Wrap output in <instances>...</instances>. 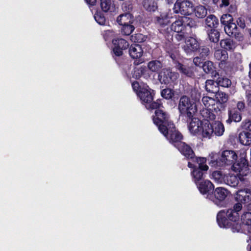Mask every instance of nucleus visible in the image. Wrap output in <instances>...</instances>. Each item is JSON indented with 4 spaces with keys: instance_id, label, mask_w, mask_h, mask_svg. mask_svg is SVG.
Returning a JSON list of instances; mask_svg holds the SVG:
<instances>
[{
    "instance_id": "obj_2",
    "label": "nucleus",
    "mask_w": 251,
    "mask_h": 251,
    "mask_svg": "<svg viewBox=\"0 0 251 251\" xmlns=\"http://www.w3.org/2000/svg\"><path fill=\"white\" fill-rule=\"evenodd\" d=\"M243 208L242 203L237 202L232 209L221 210L217 214V222L221 227L231 228L234 232H239L241 228L239 223V212Z\"/></svg>"
},
{
    "instance_id": "obj_8",
    "label": "nucleus",
    "mask_w": 251,
    "mask_h": 251,
    "mask_svg": "<svg viewBox=\"0 0 251 251\" xmlns=\"http://www.w3.org/2000/svg\"><path fill=\"white\" fill-rule=\"evenodd\" d=\"M174 11L176 13L186 15L191 14L193 11V4L189 1H177L174 4Z\"/></svg>"
},
{
    "instance_id": "obj_39",
    "label": "nucleus",
    "mask_w": 251,
    "mask_h": 251,
    "mask_svg": "<svg viewBox=\"0 0 251 251\" xmlns=\"http://www.w3.org/2000/svg\"><path fill=\"white\" fill-rule=\"evenodd\" d=\"M148 68L152 72H155L159 70L162 67L161 63L159 61H152L148 65Z\"/></svg>"
},
{
    "instance_id": "obj_3",
    "label": "nucleus",
    "mask_w": 251,
    "mask_h": 251,
    "mask_svg": "<svg viewBox=\"0 0 251 251\" xmlns=\"http://www.w3.org/2000/svg\"><path fill=\"white\" fill-rule=\"evenodd\" d=\"M137 96L140 98L143 104L148 109H154L162 106L161 100H157L152 102L153 98V91L146 84H143L142 88L138 92Z\"/></svg>"
},
{
    "instance_id": "obj_32",
    "label": "nucleus",
    "mask_w": 251,
    "mask_h": 251,
    "mask_svg": "<svg viewBox=\"0 0 251 251\" xmlns=\"http://www.w3.org/2000/svg\"><path fill=\"white\" fill-rule=\"evenodd\" d=\"M100 7L103 11L107 12L113 9L114 4L111 0H100Z\"/></svg>"
},
{
    "instance_id": "obj_49",
    "label": "nucleus",
    "mask_w": 251,
    "mask_h": 251,
    "mask_svg": "<svg viewBox=\"0 0 251 251\" xmlns=\"http://www.w3.org/2000/svg\"><path fill=\"white\" fill-rule=\"evenodd\" d=\"M161 95L166 99H170L173 96L174 93L171 89H164L161 92Z\"/></svg>"
},
{
    "instance_id": "obj_64",
    "label": "nucleus",
    "mask_w": 251,
    "mask_h": 251,
    "mask_svg": "<svg viewBox=\"0 0 251 251\" xmlns=\"http://www.w3.org/2000/svg\"><path fill=\"white\" fill-rule=\"evenodd\" d=\"M213 0V3H216L219 1V0Z\"/></svg>"
},
{
    "instance_id": "obj_21",
    "label": "nucleus",
    "mask_w": 251,
    "mask_h": 251,
    "mask_svg": "<svg viewBox=\"0 0 251 251\" xmlns=\"http://www.w3.org/2000/svg\"><path fill=\"white\" fill-rule=\"evenodd\" d=\"M176 67L182 75L190 77L194 76V72L192 67L183 65L179 63L176 65Z\"/></svg>"
},
{
    "instance_id": "obj_59",
    "label": "nucleus",
    "mask_w": 251,
    "mask_h": 251,
    "mask_svg": "<svg viewBox=\"0 0 251 251\" xmlns=\"http://www.w3.org/2000/svg\"><path fill=\"white\" fill-rule=\"evenodd\" d=\"M229 4V0H222V3L220 4L221 7L226 6Z\"/></svg>"
},
{
    "instance_id": "obj_35",
    "label": "nucleus",
    "mask_w": 251,
    "mask_h": 251,
    "mask_svg": "<svg viewBox=\"0 0 251 251\" xmlns=\"http://www.w3.org/2000/svg\"><path fill=\"white\" fill-rule=\"evenodd\" d=\"M194 12L196 17L202 18L206 15L207 9L202 5H199L195 8Z\"/></svg>"
},
{
    "instance_id": "obj_17",
    "label": "nucleus",
    "mask_w": 251,
    "mask_h": 251,
    "mask_svg": "<svg viewBox=\"0 0 251 251\" xmlns=\"http://www.w3.org/2000/svg\"><path fill=\"white\" fill-rule=\"evenodd\" d=\"M189 119H191V122L188 125L190 132L193 134H199L202 121L196 118L192 117Z\"/></svg>"
},
{
    "instance_id": "obj_19",
    "label": "nucleus",
    "mask_w": 251,
    "mask_h": 251,
    "mask_svg": "<svg viewBox=\"0 0 251 251\" xmlns=\"http://www.w3.org/2000/svg\"><path fill=\"white\" fill-rule=\"evenodd\" d=\"M235 200L242 203L248 202L251 199L250 193L246 190H241L238 191L235 196Z\"/></svg>"
},
{
    "instance_id": "obj_6",
    "label": "nucleus",
    "mask_w": 251,
    "mask_h": 251,
    "mask_svg": "<svg viewBox=\"0 0 251 251\" xmlns=\"http://www.w3.org/2000/svg\"><path fill=\"white\" fill-rule=\"evenodd\" d=\"M160 108H157L155 112V116L153 117V122L156 125L160 132L162 134L166 133V128L168 126L169 123H172L169 121L167 114Z\"/></svg>"
},
{
    "instance_id": "obj_24",
    "label": "nucleus",
    "mask_w": 251,
    "mask_h": 251,
    "mask_svg": "<svg viewBox=\"0 0 251 251\" xmlns=\"http://www.w3.org/2000/svg\"><path fill=\"white\" fill-rule=\"evenodd\" d=\"M225 31L229 36L236 37L237 34V25L234 23L229 22L225 26Z\"/></svg>"
},
{
    "instance_id": "obj_50",
    "label": "nucleus",
    "mask_w": 251,
    "mask_h": 251,
    "mask_svg": "<svg viewBox=\"0 0 251 251\" xmlns=\"http://www.w3.org/2000/svg\"><path fill=\"white\" fill-rule=\"evenodd\" d=\"M232 16L229 14H224L221 18V22L225 25L229 24V22L232 23Z\"/></svg>"
},
{
    "instance_id": "obj_62",
    "label": "nucleus",
    "mask_w": 251,
    "mask_h": 251,
    "mask_svg": "<svg viewBox=\"0 0 251 251\" xmlns=\"http://www.w3.org/2000/svg\"><path fill=\"white\" fill-rule=\"evenodd\" d=\"M188 166L189 167V168H193V165L190 162H188Z\"/></svg>"
},
{
    "instance_id": "obj_14",
    "label": "nucleus",
    "mask_w": 251,
    "mask_h": 251,
    "mask_svg": "<svg viewBox=\"0 0 251 251\" xmlns=\"http://www.w3.org/2000/svg\"><path fill=\"white\" fill-rule=\"evenodd\" d=\"M199 47L198 41L193 37H188L186 39L184 44L182 46V49L187 54H191L196 51Z\"/></svg>"
},
{
    "instance_id": "obj_55",
    "label": "nucleus",
    "mask_w": 251,
    "mask_h": 251,
    "mask_svg": "<svg viewBox=\"0 0 251 251\" xmlns=\"http://www.w3.org/2000/svg\"><path fill=\"white\" fill-rule=\"evenodd\" d=\"M236 22L237 23V25L242 28H244L246 26L245 20L243 17L238 18Z\"/></svg>"
},
{
    "instance_id": "obj_23",
    "label": "nucleus",
    "mask_w": 251,
    "mask_h": 251,
    "mask_svg": "<svg viewBox=\"0 0 251 251\" xmlns=\"http://www.w3.org/2000/svg\"><path fill=\"white\" fill-rule=\"evenodd\" d=\"M228 119L226 121L228 123H230L232 121L239 122L242 119L240 113L237 111L235 108L228 110Z\"/></svg>"
},
{
    "instance_id": "obj_11",
    "label": "nucleus",
    "mask_w": 251,
    "mask_h": 251,
    "mask_svg": "<svg viewBox=\"0 0 251 251\" xmlns=\"http://www.w3.org/2000/svg\"><path fill=\"white\" fill-rule=\"evenodd\" d=\"M192 20L189 17L184 16L178 19L171 25V29L176 33L183 31L184 27L187 25L192 26Z\"/></svg>"
},
{
    "instance_id": "obj_46",
    "label": "nucleus",
    "mask_w": 251,
    "mask_h": 251,
    "mask_svg": "<svg viewBox=\"0 0 251 251\" xmlns=\"http://www.w3.org/2000/svg\"><path fill=\"white\" fill-rule=\"evenodd\" d=\"M190 96L192 99V100L196 102V101L200 100L201 97V93L199 89L194 88L191 90Z\"/></svg>"
},
{
    "instance_id": "obj_61",
    "label": "nucleus",
    "mask_w": 251,
    "mask_h": 251,
    "mask_svg": "<svg viewBox=\"0 0 251 251\" xmlns=\"http://www.w3.org/2000/svg\"><path fill=\"white\" fill-rule=\"evenodd\" d=\"M247 128L250 130V131H251V122H249L247 123Z\"/></svg>"
},
{
    "instance_id": "obj_52",
    "label": "nucleus",
    "mask_w": 251,
    "mask_h": 251,
    "mask_svg": "<svg viewBox=\"0 0 251 251\" xmlns=\"http://www.w3.org/2000/svg\"><path fill=\"white\" fill-rule=\"evenodd\" d=\"M113 35V31L110 30H107L103 33V38L105 41L108 40Z\"/></svg>"
},
{
    "instance_id": "obj_31",
    "label": "nucleus",
    "mask_w": 251,
    "mask_h": 251,
    "mask_svg": "<svg viewBox=\"0 0 251 251\" xmlns=\"http://www.w3.org/2000/svg\"><path fill=\"white\" fill-rule=\"evenodd\" d=\"M220 46L221 48L226 50H232L235 47V44L233 41L230 39H225L222 40L220 41Z\"/></svg>"
},
{
    "instance_id": "obj_30",
    "label": "nucleus",
    "mask_w": 251,
    "mask_h": 251,
    "mask_svg": "<svg viewBox=\"0 0 251 251\" xmlns=\"http://www.w3.org/2000/svg\"><path fill=\"white\" fill-rule=\"evenodd\" d=\"M205 24L210 27H216L219 24L218 19L213 15L208 16L205 20Z\"/></svg>"
},
{
    "instance_id": "obj_51",
    "label": "nucleus",
    "mask_w": 251,
    "mask_h": 251,
    "mask_svg": "<svg viewBox=\"0 0 251 251\" xmlns=\"http://www.w3.org/2000/svg\"><path fill=\"white\" fill-rule=\"evenodd\" d=\"M200 55L201 57H205L209 53V50L207 47H201L199 50Z\"/></svg>"
},
{
    "instance_id": "obj_15",
    "label": "nucleus",
    "mask_w": 251,
    "mask_h": 251,
    "mask_svg": "<svg viewBox=\"0 0 251 251\" xmlns=\"http://www.w3.org/2000/svg\"><path fill=\"white\" fill-rule=\"evenodd\" d=\"M176 147L179 150L182 154L187 158H192L194 156V153L191 148L184 142L178 143L176 145Z\"/></svg>"
},
{
    "instance_id": "obj_54",
    "label": "nucleus",
    "mask_w": 251,
    "mask_h": 251,
    "mask_svg": "<svg viewBox=\"0 0 251 251\" xmlns=\"http://www.w3.org/2000/svg\"><path fill=\"white\" fill-rule=\"evenodd\" d=\"M132 87L134 91L137 94L138 92L142 88L143 85H139V83L137 81H134L132 83Z\"/></svg>"
},
{
    "instance_id": "obj_47",
    "label": "nucleus",
    "mask_w": 251,
    "mask_h": 251,
    "mask_svg": "<svg viewBox=\"0 0 251 251\" xmlns=\"http://www.w3.org/2000/svg\"><path fill=\"white\" fill-rule=\"evenodd\" d=\"M96 21L100 25H104L105 24V18L103 15L100 12H97L94 15Z\"/></svg>"
},
{
    "instance_id": "obj_58",
    "label": "nucleus",
    "mask_w": 251,
    "mask_h": 251,
    "mask_svg": "<svg viewBox=\"0 0 251 251\" xmlns=\"http://www.w3.org/2000/svg\"><path fill=\"white\" fill-rule=\"evenodd\" d=\"M86 2L89 5H94L96 3L97 0H85Z\"/></svg>"
},
{
    "instance_id": "obj_45",
    "label": "nucleus",
    "mask_w": 251,
    "mask_h": 251,
    "mask_svg": "<svg viewBox=\"0 0 251 251\" xmlns=\"http://www.w3.org/2000/svg\"><path fill=\"white\" fill-rule=\"evenodd\" d=\"M146 37L140 33L132 35L130 37L131 40L133 42H143L146 40Z\"/></svg>"
},
{
    "instance_id": "obj_7",
    "label": "nucleus",
    "mask_w": 251,
    "mask_h": 251,
    "mask_svg": "<svg viewBox=\"0 0 251 251\" xmlns=\"http://www.w3.org/2000/svg\"><path fill=\"white\" fill-rule=\"evenodd\" d=\"M163 134L175 147H176V144H178V143L181 142L182 136L176 129L173 123H168V126L166 128V133Z\"/></svg>"
},
{
    "instance_id": "obj_18",
    "label": "nucleus",
    "mask_w": 251,
    "mask_h": 251,
    "mask_svg": "<svg viewBox=\"0 0 251 251\" xmlns=\"http://www.w3.org/2000/svg\"><path fill=\"white\" fill-rule=\"evenodd\" d=\"M214 55L215 59L220 61L219 66L222 68L228 59L227 52L225 50L217 49L215 50Z\"/></svg>"
},
{
    "instance_id": "obj_13",
    "label": "nucleus",
    "mask_w": 251,
    "mask_h": 251,
    "mask_svg": "<svg viewBox=\"0 0 251 251\" xmlns=\"http://www.w3.org/2000/svg\"><path fill=\"white\" fill-rule=\"evenodd\" d=\"M203 120L199 135H201L203 137L210 138L213 134L212 124H211L210 121L213 120H206L204 118H203Z\"/></svg>"
},
{
    "instance_id": "obj_10",
    "label": "nucleus",
    "mask_w": 251,
    "mask_h": 251,
    "mask_svg": "<svg viewBox=\"0 0 251 251\" xmlns=\"http://www.w3.org/2000/svg\"><path fill=\"white\" fill-rule=\"evenodd\" d=\"M178 76V73L173 72L169 69H163L159 73L158 78L161 83L167 84L176 81Z\"/></svg>"
},
{
    "instance_id": "obj_41",
    "label": "nucleus",
    "mask_w": 251,
    "mask_h": 251,
    "mask_svg": "<svg viewBox=\"0 0 251 251\" xmlns=\"http://www.w3.org/2000/svg\"><path fill=\"white\" fill-rule=\"evenodd\" d=\"M202 68L204 72L207 74H212L215 69L213 63L210 61L205 62L202 65Z\"/></svg>"
},
{
    "instance_id": "obj_25",
    "label": "nucleus",
    "mask_w": 251,
    "mask_h": 251,
    "mask_svg": "<svg viewBox=\"0 0 251 251\" xmlns=\"http://www.w3.org/2000/svg\"><path fill=\"white\" fill-rule=\"evenodd\" d=\"M239 139L242 145H250L251 144V133L248 131L242 132L239 134Z\"/></svg>"
},
{
    "instance_id": "obj_36",
    "label": "nucleus",
    "mask_w": 251,
    "mask_h": 251,
    "mask_svg": "<svg viewBox=\"0 0 251 251\" xmlns=\"http://www.w3.org/2000/svg\"><path fill=\"white\" fill-rule=\"evenodd\" d=\"M220 35L219 32L215 29H211L208 32L209 39L214 43L219 41Z\"/></svg>"
},
{
    "instance_id": "obj_57",
    "label": "nucleus",
    "mask_w": 251,
    "mask_h": 251,
    "mask_svg": "<svg viewBox=\"0 0 251 251\" xmlns=\"http://www.w3.org/2000/svg\"><path fill=\"white\" fill-rule=\"evenodd\" d=\"M193 62L195 65L199 66L201 63V60L199 57H196L194 58Z\"/></svg>"
},
{
    "instance_id": "obj_1",
    "label": "nucleus",
    "mask_w": 251,
    "mask_h": 251,
    "mask_svg": "<svg viewBox=\"0 0 251 251\" xmlns=\"http://www.w3.org/2000/svg\"><path fill=\"white\" fill-rule=\"evenodd\" d=\"M216 153H211L209 156L211 160L209 164L212 167H218L223 165V164L227 165H232L231 169L236 172L239 173L241 176H246L249 173L248 165L247 160L245 157H241L240 161L235 163L237 159V155L236 152L231 150H225L222 153L220 160L218 161L215 159Z\"/></svg>"
},
{
    "instance_id": "obj_44",
    "label": "nucleus",
    "mask_w": 251,
    "mask_h": 251,
    "mask_svg": "<svg viewBox=\"0 0 251 251\" xmlns=\"http://www.w3.org/2000/svg\"><path fill=\"white\" fill-rule=\"evenodd\" d=\"M217 82L218 85L224 87H228L231 84L230 80L224 77H219L217 80Z\"/></svg>"
},
{
    "instance_id": "obj_42",
    "label": "nucleus",
    "mask_w": 251,
    "mask_h": 251,
    "mask_svg": "<svg viewBox=\"0 0 251 251\" xmlns=\"http://www.w3.org/2000/svg\"><path fill=\"white\" fill-rule=\"evenodd\" d=\"M196 161L199 165V169H201L203 171H206L208 170L209 167L205 164L206 162V159L204 157H199L197 158Z\"/></svg>"
},
{
    "instance_id": "obj_56",
    "label": "nucleus",
    "mask_w": 251,
    "mask_h": 251,
    "mask_svg": "<svg viewBox=\"0 0 251 251\" xmlns=\"http://www.w3.org/2000/svg\"><path fill=\"white\" fill-rule=\"evenodd\" d=\"M237 108L240 111H244L245 108V104L243 101H239L237 103Z\"/></svg>"
},
{
    "instance_id": "obj_53",
    "label": "nucleus",
    "mask_w": 251,
    "mask_h": 251,
    "mask_svg": "<svg viewBox=\"0 0 251 251\" xmlns=\"http://www.w3.org/2000/svg\"><path fill=\"white\" fill-rule=\"evenodd\" d=\"M175 38L178 41H181L184 40H185L186 39L185 38V35L183 31L177 33L175 35Z\"/></svg>"
},
{
    "instance_id": "obj_28",
    "label": "nucleus",
    "mask_w": 251,
    "mask_h": 251,
    "mask_svg": "<svg viewBox=\"0 0 251 251\" xmlns=\"http://www.w3.org/2000/svg\"><path fill=\"white\" fill-rule=\"evenodd\" d=\"M213 134L216 136H221L225 131L224 125L219 121H215L212 124Z\"/></svg>"
},
{
    "instance_id": "obj_29",
    "label": "nucleus",
    "mask_w": 251,
    "mask_h": 251,
    "mask_svg": "<svg viewBox=\"0 0 251 251\" xmlns=\"http://www.w3.org/2000/svg\"><path fill=\"white\" fill-rule=\"evenodd\" d=\"M226 176L223 174L221 171H216L212 173L211 178L216 183L222 184L225 182Z\"/></svg>"
},
{
    "instance_id": "obj_27",
    "label": "nucleus",
    "mask_w": 251,
    "mask_h": 251,
    "mask_svg": "<svg viewBox=\"0 0 251 251\" xmlns=\"http://www.w3.org/2000/svg\"><path fill=\"white\" fill-rule=\"evenodd\" d=\"M224 183L231 187H235L239 183V179L236 176L228 174L226 176Z\"/></svg>"
},
{
    "instance_id": "obj_63",
    "label": "nucleus",
    "mask_w": 251,
    "mask_h": 251,
    "mask_svg": "<svg viewBox=\"0 0 251 251\" xmlns=\"http://www.w3.org/2000/svg\"><path fill=\"white\" fill-rule=\"evenodd\" d=\"M167 2L170 4L173 2V0H167Z\"/></svg>"
},
{
    "instance_id": "obj_22",
    "label": "nucleus",
    "mask_w": 251,
    "mask_h": 251,
    "mask_svg": "<svg viewBox=\"0 0 251 251\" xmlns=\"http://www.w3.org/2000/svg\"><path fill=\"white\" fill-rule=\"evenodd\" d=\"M132 18L130 13H126L119 15L117 18V22L119 25L123 26L132 23Z\"/></svg>"
},
{
    "instance_id": "obj_43",
    "label": "nucleus",
    "mask_w": 251,
    "mask_h": 251,
    "mask_svg": "<svg viewBox=\"0 0 251 251\" xmlns=\"http://www.w3.org/2000/svg\"><path fill=\"white\" fill-rule=\"evenodd\" d=\"M241 220L243 223L246 225L251 226V212H245L241 217Z\"/></svg>"
},
{
    "instance_id": "obj_37",
    "label": "nucleus",
    "mask_w": 251,
    "mask_h": 251,
    "mask_svg": "<svg viewBox=\"0 0 251 251\" xmlns=\"http://www.w3.org/2000/svg\"><path fill=\"white\" fill-rule=\"evenodd\" d=\"M143 5L144 8L149 11H155L157 8L156 3L152 0H145Z\"/></svg>"
},
{
    "instance_id": "obj_60",
    "label": "nucleus",
    "mask_w": 251,
    "mask_h": 251,
    "mask_svg": "<svg viewBox=\"0 0 251 251\" xmlns=\"http://www.w3.org/2000/svg\"><path fill=\"white\" fill-rule=\"evenodd\" d=\"M170 56L173 60H175L176 59L177 54L176 53H170Z\"/></svg>"
},
{
    "instance_id": "obj_16",
    "label": "nucleus",
    "mask_w": 251,
    "mask_h": 251,
    "mask_svg": "<svg viewBox=\"0 0 251 251\" xmlns=\"http://www.w3.org/2000/svg\"><path fill=\"white\" fill-rule=\"evenodd\" d=\"M197 187L200 193L203 195H206V197L208 194H210V192L213 190L214 185L208 180H205L198 183Z\"/></svg>"
},
{
    "instance_id": "obj_33",
    "label": "nucleus",
    "mask_w": 251,
    "mask_h": 251,
    "mask_svg": "<svg viewBox=\"0 0 251 251\" xmlns=\"http://www.w3.org/2000/svg\"><path fill=\"white\" fill-rule=\"evenodd\" d=\"M202 170L199 168H195L192 174L194 179V181L196 185H198L199 181H200L203 177L204 173L202 172Z\"/></svg>"
},
{
    "instance_id": "obj_26",
    "label": "nucleus",
    "mask_w": 251,
    "mask_h": 251,
    "mask_svg": "<svg viewBox=\"0 0 251 251\" xmlns=\"http://www.w3.org/2000/svg\"><path fill=\"white\" fill-rule=\"evenodd\" d=\"M217 82L212 80H207L205 82V90L210 93L215 94L219 91Z\"/></svg>"
},
{
    "instance_id": "obj_38",
    "label": "nucleus",
    "mask_w": 251,
    "mask_h": 251,
    "mask_svg": "<svg viewBox=\"0 0 251 251\" xmlns=\"http://www.w3.org/2000/svg\"><path fill=\"white\" fill-rule=\"evenodd\" d=\"M169 22V17L166 15H161L156 18V23L161 26L167 25Z\"/></svg>"
},
{
    "instance_id": "obj_40",
    "label": "nucleus",
    "mask_w": 251,
    "mask_h": 251,
    "mask_svg": "<svg viewBox=\"0 0 251 251\" xmlns=\"http://www.w3.org/2000/svg\"><path fill=\"white\" fill-rule=\"evenodd\" d=\"M131 24L132 23L123 25L121 28V32L122 34L129 35L134 31L135 27L131 25Z\"/></svg>"
},
{
    "instance_id": "obj_5",
    "label": "nucleus",
    "mask_w": 251,
    "mask_h": 251,
    "mask_svg": "<svg viewBox=\"0 0 251 251\" xmlns=\"http://www.w3.org/2000/svg\"><path fill=\"white\" fill-rule=\"evenodd\" d=\"M202 102L205 108L201 111V115L206 120H214L218 115V111L213 106L215 105L216 100L211 97L205 96L202 99Z\"/></svg>"
},
{
    "instance_id": "obj_34",
    "label": "nucleus",
    "mask_w": 251,
    "mask_h": 251,
    "mask_svg": "<svg viewBox=\"0 0 251 251\" xmlns=\"http://www.w3.org/2000/svg\"><path fill=\"white\" fill-rule=\"evenodd\" d=\"M215 96L216 103L221 104L225 103L228 100V96L226 93L222 92H219L218 91L215 93Z\"/></svg>"
},
{
    "instance_id": "obj_20",
    "label": "nucleus",
    "mask_w": 251,
    "mask_h": 251,
    "mask_svg": "<svg viewBox=\"0 0 251 251\" xmlns=\"http://www.w3.org/2000/svg\"><path fill=\"white\" fill-rule=\"evenodd\" d=\"M129 53L132 58H139L142 56L143 50L140 45L134 44L130 46Z\"/></svg>"
},
{
    "instance_id": "obj_4",
    "label": "nucleus",
    "mask_w": 251,
    "mask_h": 251,
    "mask_svg": "<svg viewBox=\"0 0 251 251\" xmlns=\"http://www.w3.org/2000/svg\"><path fill=\"white\" fill-rule=\"evenodd\" d=\"M178 110L181 114L192 118L197 111L196 102L186 96L181 97L178 103Z\"/></svg>"
},
{
    "instance_id": "obj_9",
    "label": "nucleus",
    "mask_w": 251,
    "mask_h": 251,
    "mask_svg": "<svg viewBox=\"0 0 251 251\" xmlns=\"http://www.w3.org/2000/svg\"><path fill=\"white\" fill-rule=\"evenodd\" d=\"M229 194V191L223 187H217L213 192V194H208L207 199L213 201L217 205L223 201Z\"/></svg>"
},
{
    "instance_id": "obj_12",
    "label": "nucleus",
    "mask_w": 251,
    "mask_h": 251,
    "mask_svg": "<svg viewBox=\"0 0 251 251\" xmlns=\"http://www.w3.org/2000/svg\"><path fill=\"white\" fill-rule=\"evenodd\" d=\"M112 43L114 45L113 52L118 56L122 55L123 50L127 49L129 46L128 42L122 38L113 39Z\"/></svg>"
},
{
    "instance_id": "obj_48",
    "label": "nucleus",
    "mask_w": 251,
    "mask_h": 251,
    "mask_svg": "<svg viewBox=\"0 0 251 251\" xmlns=\"http://www.w3.org/2000/svg\"><path fill=\"white\" fill-rule=\"evenodd\" d=\"M145 70V67H143L135 68L133 73V77L136 79L139 78L144 74Z\"/></svg>"
}]
</instances>
